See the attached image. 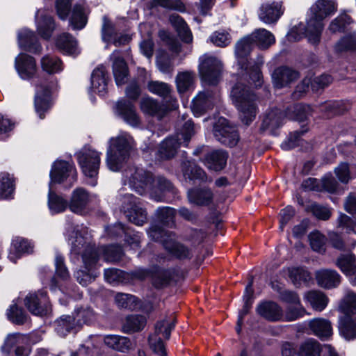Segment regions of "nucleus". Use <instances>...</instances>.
Returning a JSON list of instances; mask_svg holds the SVG:
<instances>
[{
	"instance_id": "09e8293b",
	"label": "nucleus",
	"mask_w": 356,
	"mask_h": 356,
	"mask_svg": "<svg viewBox=\"0 0 356 356\" xmlns=\"http://www.w3.org/2000/svg\"><path fill=\"white\" fill-rule=\"evenodd\" d=\"M287 273L289 279L296 286H300L302 283H306L310 280L309 273L303 268H289L287 269Z\"/></svg>"
},
{
	"instance_id": "9d476101",
	"label": "nucleus",
	"mask_w": 356,
	"mask_h": 356,
	"mask_svg": "<svg viewBox=\"0 0 356 356\" xmlns=\"http://www.w3.org/2000/svg\"><path fill=\"white\" fill-rule=\"evenodd\" d=\"M49 176V186H52L53 184L65 183L71 187L76 180L77 172L72 163L57 160L52 165Z\"/></svg>"
},
{
	"instance_id": "58836bf2",
	"label": "nucleus",
	"mask_w": 356,
	"mask_h": 356,
	"mask_svg": "<svg viewBox=\"0 0 356 356\" xmlns=\"http://www.w3.org/2000/svg\"><path fill=\"white\" fill-rule=\"evenodd\" d=\"M104 343L114 350L124 352L131 348V342L125 337L108 335L104 338Z\"/></svg>"
},
{
	"instance_id": "412c9836",
	"label": "nucleus",
	"mask_w": 356,
	"mask_h": 356,
	"mask_svg": "<svg viewBox=\"0 0 356 356\" xmlns=\"http://www.w3.org/2000/svg\"><path fill=\"white\" fill-rule=\"evenodd\" d=\"M112 61L113 73L118 86L124 84L129 74L126 62L118 51H114L110 56Z\"/></svg>"
},
{
	"instance_id": "b1692460",
	"label": "nucleus",
	"mask_w": 356,
	"mask_h": 356,
	"mask_svg": "<svg viewBox=\"0 0 356 356\" xmlns=\"http://www.w3.org/2000/svg\"><path fill=\"white\" fill-rule=\"evenodd\" d=\"M33 250V245L28 239L19 236L15 237L11 243L8 259L13 262H16L21 255L31 253Z\"/></svg>"
},
{
	"instance_id": "bb28decb",
	"label": "nucleus",
	"mask_w": 356,
	"mask_h": 356,
	"mask_svg": "<svg viewBox=\"0 0 356 356\" xmlns=\"http://www.w3.org/2000/svg\"><path fill=\"white\" fill-rule=\"evenodd\" d=\"M298 77V73L288 67H279L272 74V81L274 86L282 88L294 81Z\"/></svg>"
},
{
	"instance_id": "c756f323",
	"label": "nucleus",
	"mask_w": 356,
	"mask_h": 356,
	"mask_svg": "<svg viewBox=\"0 0 356 356\" xmlns=\"http://www.w3.org/2000/svg\"><path fill=\"white\" fill-rule=\"evenodd\" d=\"M56 46L66 55L76 56L79 54L76 40L68 33L59 35L56 40Z\"/></svg>"
},
{
	"instance_id": "5701e85b",
	"label": "nucleus",
	"mask_w": 356,
	"mask_h": 356,
	"mask_svg": "<svg viewBox=\"0 0 356 356\" xmlns=\"http://www.w3.org/2000/svg\"><path fill=\"white\" fill-rule=\"evenodd\" d=\"M115 111L117 115L122 118L130 125L136 127L139 124L140 119L136 112L134 106L129 101L124 99L118 101Z\"/></svg>"
},
{
	"instance_id": "680f3d73",
	"label": "nucleus",
	"mask_w": 356,
	"mask_h": 356,
	"mask_svg": "<svg viewBox=\"0 0 356 356\" xmlns=\"http://www.w3.org/2000/svg\"><path fill=\"white\" fill-rule=\"evenodd\" d=\"M211 42L217 47H225L231 43L232 38L225 31H216L210 36Z\"/></svg>"
},
{
	"instance_id": "de8ad7c7",
	"label": "nucleus",
	"mask_w": 356,
	"mask_h": 356,
	"mask_svg": "<svg viewBox=\"0 0 356 356\" xmlns=\"http://www.w3.org/2000/svg\"><path fill=\"white\" fill-rule=\"evenodd\" d=\"M321 352L319 343L315 339H309L301 343L298 354L299 356H320Z\"/></svg>"
},
{
	"instance_id": "774afa93",
	"label": "nucleus",
	"mask_w": 356,
	"mask_h": 356,
	"mask_svg": "<svg viewBox=\"0 0 356 356\" xmlns=\"http://www.w3.org/2000/svg\"><path fill=\"white\" fill-rule=\"evenodd\" d=\"M56 273L63 280H67L70 277L69 272L65 266L64 258L59 254L55 257Z\"/></svg>"
},
{
	"instance_id": "49530a36",
	"label": "nucleus",
	"mask_w": 356,
	"mask_h": 356,
	"mask_svg": "<svg viewBox=\"0 0 356 356\" xmlns=\"http://www.w3.org/2000/svg\"><path fill=\"white\" fill-rule=\"evenodd\" d=\"M40 63L42 70L49 74L57 73L63 70L61 60L54 56H44Z\"/></svg>"
},
{
	"instance_id": "2eb2a0df",
	"label": "nucleus",
	"mask_w": 356,
	"mask_h": 356,
	"mask_svg": "<svg viewBox=\"0 0 356 356\" xmlns=\"http://www.w3.org/2000/svg\"><path fill=\"white\" fill-rule=\"evenodd\" d=\"M213 134L219 142L227 146H234L238 140V134L235 127L230 126L224 118H219L215 124Z\"/></svg>"
},
{
	"instance_id": "9b49d317",
	"label": "nucleus",
	"mask_w": 356,
	"mask_h": 356,
	"mask_svg": "<svg viewBox=\"0 0 356 356\" xmlns=\"http://www.w3.org/2000/svg\"><path fill=\"white\" fill-rule=\"evenodd\" d=\"M101 154V152L89 146L83 147L76 153L78 163L86 176L94 178L97 175Z\"/></svg>"
},
{
	"instance_id": "37998d69",
	"label": "nucleus",
	"mask_w": 356,
	"mask_h": 356,
	"mask_svg": "<svg viewBox=\"0 0 356 356\" xmlns=\"http://www.w3.org/2000/svg\"><path fill=\"white\" fill-rule=\"evenodd\" d=\"M140 109L146 115L161 118L163 108L157 101L150 97H144L140 101Z\"/></svg>"
},
{
	"instance_id": "473e14b6",
	"label": "nucleus",
	"mask_w": 356,
	"mask_h": 356,
	"mask_svg": "<svg viewBox=\"0 0 356 356\" xmlns=\"http://www.w3.org/2000/svg\"><path fill=\"white\" fill-rule=\"evenodd\" d=\"M56 330L60 336H65L68 333L77 332L80 329V323L76 322L74 315L62 316L56 321Z\"/></svg>"
},
{
	"instance_id": "4468645a",
	"label": "nucleus",
	"mask_w": 356,
	"mask_h": 356,
	"mask_svg": "<svg viewBox=\"0 0 356 356\" xmlns=\"http://www.w3.org/2000/svg\"><path fill=\"white\" fill-rule=\"evenodd\" d=\"M93 196L85 188L79 187L75 188L70 199L68 207L70 210L76 214L86 215L89 211V205L92 200Z\"/></svg>"
},
{
	"instance_id": "4d7b16f0",
	"label": "nucleus",
	"mask_w": 356,
	"mask_h": 356,
	"mask_svg": "<svg viewBox=\"0 0 356 356\" xmlns=\"http://www.w3.org/2000/svg\"><path fill=\"white\" fill-rule=\"evenodd\" d=\"M145 318L142 316H130L127 318L123 327L125 332H137L143 329L145 325Z\"/></svg>"
},
{
	"instance_id": "6ab92c4d",
	"label": "nucleus",
	"mask_w": 356,
	"mask_h": 356,
	"mask_svg": "<svg viewBox=\"0 0 356 356\" xmlns=\"http://www.w3.org/2000/svg\"><path fill=\"white\" fill-rule=\"evenodd\" d=\"M214 97L211 91L204 90L193 99L191 109L195 116L199 117L211 110L214 105Z\"/></svg>"
},
{
	"instance_id": "cd10ccee",
	"label": "nucleus",
	"mask_w": 356,
	"mask_h": 356,
	"mask_svg": "<svg viewBox=\"0 0 356 356\" xmlns=\"http://www.w3.org/2000/svg\"><path fill=\"white\" fill-rule=\"evenodd\" d=\"M37 31L44 39H49L54 30V22L51 16L38 10L35 15Z\"/></svg>"
},
{
	"instance_id": "f257e3e1",
	"label": "nucleus",
	"mask_w": 356,
	"mask_h": 356,
	"mask_svg": "<svg viewBox=\"0 0 356 356\" xmlns=\"http://www.w3.org/2000/svg\"><path fill=\"white\" fill-rule=\"evenodd\" d=\"M252 40L250 35L239 40L235 47V54L238 59V64L241 65L240 79L232 87L230 97L232 102L240 113V118L245 124H249L254 119L257 113V98L256 95L250 90L249 88L242 83L249 76L254 86L257 88L263 83L262 76L259 70L264 60L261 58L256 65L252 62H243V59L250 51L252 46Z\"/></svg>"
},
{
	"instance_id": "dca6fc26",
	"label": "nucleus",
	"mask_w": 356,
	"mask_h": 356,
	"mask_svg": "<svg viewBox=\"0 0 356 356\" xmlns=\"http://www.w3.org/2000/svg\"><path fill=\"white\" fill-rule=\"evenodd\" d=\"M122 209L129 220L136 225H143L147 220L145 211L136 202V198L131 194H126L122 198Z\"/></svg>"
},
{
	"instance_id": "a878e982",
	"label": "nucleus",
	"mask_w": 356,
	"mask_h": 356,
	"mask_svg": "<svg viewBox=\"0 0 356 356\" xmlns=\"http://www.w3.org/2000/svg\"><path fill=\"white\" fill-rule=\"evenodd\" d=\"M91 89L99 95H104L107 90V74L104 65L97 67L91 76Z\"/></svg>"
},
{
	"instance_id": "ea45409f",
	"label": "nucleus",
	"mask_w": 356,
	"mask_h": 356,
	"mask_svg": "<svg viewBox=\"0 0 356 356\" xmlns=\"http://www.w3.org/2000/svg\"><path fill=\"white\" fill-rule=\"evenodd\" d=\"M305 300L316 311H323L327 306L328 298L321 291H312L305 295Z\"/></svg>"
},
{
	"instance_id": "79ce46f5",
	"label": "nucleus",
	"mask_w": 356,
	"mask_h": 356,
	"mask_svg": "<svg viewBox=\"0 0 356 356\" xmlns=\"http://www.w3.org/2000/svg\"><path fill=\"white\" fill-rule=\"evenodd\" d=\"M250 36L252 42L262 49L267 48L275 42L274 35L264 29L255 31Z\"/></svg>"
},
{
	"instance_id": "864d4df0",
	"label": "nucleus",
	"mask_w": 356,
	"mask_h": 356,
	"mask_svg": "<svg viewBox=\"0 0 356 356\" xmlns=\"http://www.w3.org/2000/svg\"><path fill=\"white\" fill-rule=\"evenodd\" d=\"M337 266L345 274L352 277L355 272V257L351 254L340 257Z\"/></svg>"
},
{
	"instance_id": "338daca9",
	"label": "nucleus",
	"mask_w": 356,
	"mask_h": 356,
	"mask_svg": "<svg viewBox=\"0 0 356 356\" xmlns=\"http://www.w3.org/2000/svg\"><path fill=\"white\" fill-rule=\"evenodd\" d=\"M312 112V108L309 105L297 104L293 108V115H290L289 118L293 120L303 121L307 118V116Z\"/></svg>"
},
{
	"instance_id": "20e7f679",
	"label": "nucleus",
	"mask_w": 356,
	"mask_h": 356,
	"mask_svg": "<svg viewBox=\"0 0 356 356\" xmlns=\"http://www.w3.org/2000/svg\"><path fill=\"white\" fill-rule=\"evenodd\" d=\"M337 10L335 0H316L311 6L306 21L305 31L310 43L318 44L324 28L323 21Z\"/></svg>"
},
{
	"instance_id": "13d9d810",
	"label": "nucleus",
	"mask_w": 356,
	"mask_h": 356,
	"mask_svg": "<svg viewBox=\"0 0 356 356\" xmlns=\"http://www.w3.org/2000/svg\"><path fill=\"white\" fill-rule=\"evenodd\" d=\"M156 65L163 73H170L173 70L171 58L165 51H159L156 55Z\"/></svg>"
},
{
	"instance_id": "e433bc0d",
	"label": "nucleus",
	"mask_w": 356,
	"mask_h": 356,
	"mask_svg": "<svg viewBox=\"0 0 356 356\" xmlns=\"http://www.w3.org/2000/svg\"><path fill=\"white\" fill-rule=\"evenodd\" d=\"M227 159V156L225 152L216 150L207 156L204 163L208 168L218 171L225 167Z\"/></svg>"
},
{
	"instance_id": "423d86ee",
	"label": "nucleus",
	"mask_w": 356,
	"mask_h": 356,
	"mask_svg": "<svg viewBox=\"0 0 356 356\" xmlns=\"http://www.w3.org/2000/svg\"><path fill=\"white\" fill-rule=\"evenodd\" d=\"M195 133V127L192 121L185 122L181 133L175 137L164 140L160 145L159 154L162 159H170L175 154L177 149L181 145H186Z\"/></svg>"
},
{
	"instance_id": "c03bdc74",
	"label": "nucleus",
	"mask_w": 356,
	"mask_h": 356,
	"mask_svg": "<svg viewBox=\"0 0 356 356\" xmlns=\"http://www.w3.org/2000/svg\"><path fill=\"white\" fill-rule=\"evenodd\" d=\"M188 198L197 205H208L212 201L213 194L209 189H193L188 191Z\"/></svg>"
},
{
	"instance_id": "39448f33",
	"label": "nucleus",
	"mask_w": 356,
	"mask_h": 356,
	"mask_svg": "<svg viewBox=\"0 0 356 356\" xmlns=\"http://www.w3.org/2000/svg\"><path fill=\"white\" fill-rule=\"evenodd\" d=\"M108 143L106 151L107 166L111 170L116 172L128 160L134 139L130 135L124 133L110 138Z\"/></svg>"
},
{
	"instance_id": "052dcab7",
	"label": "nucleus",
	"mask_w": 356,
	"mask_h": 356,
	"mask_svg": "<svg viewBox=\"0 0 356 356\" xmlns=\"http://www.w3.org/2000/svg\"><path fill=\"white\" fill-rule=\"evenodd\" d=\"M351 19L346 14H341L334 19L330 24L328 30L331 33L342 31L347 24H350Z\"/></svg>"
},
{
	"instance_id": "72a5a7b5",
	"label": "nucleus",
	"mask_w": 356,
	"mask_h": 356,
	"mask_svg": "<svg viewBox=\"0 0 356 356\" xmlns=\"http://www.w3.org/2000/svg\"><path fill=\"white\" fill-rule=\"evenodd\" d=\"M106 232L109 235L126 234V241L130 248L136 250L140 243V235L138 233H134L133 235H129L128 230L125 229L121 223H117L113 227H107Z\"/></svg>"
},
{
	"instance_id": "c9c22d12",
	"label": "nucleus",
	"mask_w": 356,
	"mask_h": 356,
	"mask_svg": "<svg viewBox=\"0 0 356 356\" xmlns=\"http://www.w3.org/2000/svg\"><path fill=\"white\" fill-rule=\"evenodd\" d=\"M195 74L191 71L179 72L175 77V83L179 93L194 88Z\"/></svg>"
},
{
	"instance_id": "69168bd1",
	"label": "nucleus",
	"mask_w": 356,
	"mask_h": 356,
	"mask_svg": "<svg viewBox=\"0 0 356 356\" xmlns=\"http://www.w3.org/2000/svg\"><path fill=\"white\" fill-rule=\"evenodd\" d=\"M156 216L159 220L165 225H170L173 224V220L175 216V211L170 207H161L156 210Z\"/></svg>"
},
{
	"instance_id": "a211bd4d",
	"label": "nucleus",
	"mask_w": 356,
	"mask_h": 356,
	"mask_svg": "<svg viewBox=\"0 0 356 356\" xmlns=\"http://www.w3.org/2000/svg\"><path fill=\"white\" fill-rule=\"evenodd\" d=\"M15 68L19 77L24 80L33 78L37 72L34 58L26 54H19L15 58Z\"/></svg>"
},
{
	"instance_id": "e2e57ef3",
	"label": "nucleus",
	"mask_w": 356,
	"mask_h": 356,
	"mask_svg": "<svg viewBox=\"0 0 356 356\" xmlns=\"http://www.w3.org/2000/svg\"><path fill=\"white\" fill-rule=\"evenodd\" d=\"M74 315L76 322L80 323V327L83 324L89 323L95 319V313L89 307L77 309Z\"/></svg>"
},
{
	"instance_id": "f03ea898",
	"label": "nucleus",
	"mask_w": 356,
	"mask_h": 356,
	"mask_svg": "<svg viewBox=\"0 0 356 356\" xmlns=\"http://www.w3.org/2000/svg\"><path fill=\"white\" fill-rule=\"evenodd\" d=\"M68 241L71 245L72 254H81L83 268L86 271L79 270L76 271L74 276L82 286L88 285L97 276L93 269L97 265L100 254H102L105 261L109 262L118 261L122 255V248L119 245H112L96 250L91 245L90 236L87 233L83 236L78 231L73 232L72 234H69Z\"/></svg>"
},
{
	"instance_id": "8fccbe9b",
	"label": "nucleus",
	"mask_w": 356,
	"mask_h": 356,
	"mask_svg": "<svg viewBox=\"0 0 356 356\" xmlns=\"http://www.w3.org/2000/svg\"><path fill=\"white\" fill-rule=\"evenodd\" d=\"M183 175L186 179L204 180L206 177L202 169L191 161L182 164Z\"/></svg>"
},
{
	"instance_id": "1a4fd4ad",
	"label": "nucleus",
	"mask_w": 356,
	"mask_h": 356,
	"mask_svg": "<svg viewBox=\"0 0 356 356\" xmlns=\"http://www.w3.org/2000/svg\"><path fill=\"white\" fill-rule=\"evenodd\" d=\"M53 87L54 83L46 79L38 80L35 84L34 107L35 113L40 119L44 118L45 114L52 106Z\"/></svg>"
},
{
	"instance_id": "6e6d98bb",
	"label": "nucleus",
	"mask_w": 356,
	"mask_h": 356,
	"mask_svg": "<svg viewBox=\"0 0 356 356\" xmlns=\"http://www.w3.org/2000/svg\"><path fill=\"white\" fill-rule=\"evenodd\" d=\"M14 191V181L12 177L8 174L0 176V197L8 198Z\"/></svg>"
},
{
	"instance_id": "f3484780",
	"label": "nucleus",
	"mask_w": 356,
	"mask_h": 356,
	"mask_svg": "<svg viewBox=\"0 0 356 356\" xmlns=\"http://www.w3.org/2000/svg\"><path fill=\"white\" fill-rule=\"evenodd\" d=\"M24 304L31 313L37 316L47 314L50 310L46 293L43 291L28 294L24 299Z\"/></svg>"
},
{
	"instance_id": "7ed1b4c3",
	"label": "nucleus",
	"mask_w": 356,
	"mask_h": 356,
	"mask_svg": "<svg viewBox=\"0 0 356 356\" xmlns=\"http://www.w3.org/2000/svg\"><path fill=\"white\" fill-rule=\"evenodd\" d=\"M123 181L140 195L150 191V197L156 202L163 201V193L172 188L171 183L165 178L154 179L150 172L135 167L129 168L124 172Z\"/></svg>"
},
{
	"instance_id": "bf43d9fd",
	"label": "nucleus",
	"mask_w": 356,
	"mask_h": 356,
	"mask_svg": "<svg viewBox=\"0 0 356 356\" xmlns=\"http://www.w3.org/2000/svg\"><path fill=\"white\" fill-rule=\"evenodd\" d=\"M309 243L312 248L318 252L325 251L326 238L318 231L312 232L309 236Z\"/></svg>"
},
{
	"instance_id": "f704fd0d",
	"label": "nucleus",
	"mask_w": 356,
	"mask_h": 356,
	"mask_svg": "<svg viewBox=\"0 0 356 356\" xmlns=\"http://www.w3.org/2000/svg\"><path fill=\"white\" fill-rule=\"evenodd\" d=\"M284 122L283 113L278 109H272L265 115L261 128L264 130L274 131L280 127Z\"/></svg>"
},
{
	"instance_id": "7c9ffc66",
	"label": "nucleus",
	"mask_w": 356,
	"mask_h": 356,
	"mask_svg": "<svg viewBox=\"0 0 356 356\" xmlns=\"http://www.w3.org/2000/svg\"><path fill=\"white\" fill-rule=\"evenodd\" d=\"M312 333L321 339H327L332 334L330 322L324 318H314L309 322Z\"/></svg>"
},
{
	"instance_id": "3c124183",
	"label": "nucleus",
	"mask_w": 356,
	"mask_h": 356,
	"mask_svg": "<svg viewBox=\"0 0 356 356\" xmlns=\"http://www.w3.org/2000/svg\"><path fill=\"white\" fill-rule=\"evenodd\" d=\"M147 88L151 93L163 98L169 97L172 92L171 86L169 84L159 81H149Z\"/></svg>"
},
{
	"instance_id": "2f4dec72",
	"label": "nucleus",
	"mask_w": 356,
	"mask_h": 356,
	"mask_svg": "<svg viewBox=\"0 0 356 356\" xmlns=\"http://www.w3.org/2000/svg\"><path fill=\"white\" fill-rule=\"evenodd\" d=\"M257 312L261 316L270 321H279L282 317V309L273 302H266L259 305Z\"/></svg>"
},
{
	"instance_id": "603ef678",
	"label": "nucleus",
	"mask_w": 356,
	"mask_h": 356,
	"mask_svg": "<svg viewBox=\"0 0 356 356\" xmlns=\"http://www.w3.org/2000/svg\"><path fill=\"white\" fill-rule=\"evenodd\" d=\"M115 300L119 307L129 309H136L139 307V302L137 298L132 295L118 293L115 296Z\"/></svg>"
},
{
	"instance_id": "5fc2aeb1",
	"label": "nucleus",
	"mask_w": 356,
	"mask_h": 356,
	"mask_svg": "<svg viewBox=\"0 0 356 356\" xmlns=\"http://www.w3.org/2000/svg\"><path fill=\"white\" fill-rule=\"evenodd\" d=\"M8 318L14 323L22 324L26 320V315L23 309L17 306V302L10 306L6 313Z\"/></svg>"
},
{
	"instance_id": "c85d7f7f",
	"label": "nucleus",
	"mask_w": 356,
	"mask_h": 356,
	"mask_svg": "<svg viewBox=\"0 0 356 356\" xmlns=\"http://www.w3.org/2000/svg\"><path fill=\"white\" fill-rule=\"evenodd\" d=\"M317 283L321 287L332 289L340 283L339 275L333 270L322 269L316 273Z\"/></svg>"
},
{
	"instance_id": "f8f14e48",
	"label": "nucleus",
	"mask_w": 356,
	"mask_h": 356,
	"mask_svg": "<svg viewBox=\"0 0 356 356\" xmlns=\"http://www.w3.org/2000/svg\"><path fill=\"white\" fill-rule=\"evenodd\" d=\"M152 240L162 243L164 247L176 257L183 259L188 256V250L184 245L176 243L171 236L157 225H152L147 232Z\"/></svg>"
},
{
	"instance_id": "ddd939ff",
	"label": "nucleus",
	"mask_w": 356,
	"mask_h": 356,
	"mask_svg": "<svg viewBox=\"0 0 356 356\" xmlns=\"http://www.w3.org/2000/svg\"><path fill=\"white\" fill-rule=\"evenodd\" d=\"M174 326L175 318L173 317L163 319L156 324L154 333L149 337V345L152 351L158 355L165 356L166 355L165 346L159 335L162 334L164 338L168 339Z\"/></svg>"
},
{
	"instance_id": "4be33fe9",
	"label": "nucleus",
	"mask_w": 356,
	"mask_h": 356,
	"mask_svg": "<svg viewBox=\"0 0 356 356\" xmlns=\"http://www.w3.org/2000/svg\"><path fill=\"white\" fill-rule=\"evenodd\" d=\"M102 38L104 42H113L115 46L124 44L131 40L129 35L115 33L113 24L106 17L103 18Z\"/></svg>"
},
{
	"instance_id": "0eeeda50",
	"label": "nucleus",
	"mask_w": 356,
	"mask_h": 356,
	"mask_svg": "<svg viewBox=\"0 0 356 356\" xmlns=\"http://www.w3.org/2000/svg\"><path fill=\"white\" fill-rule=\"evenodd\" d=\"M340 308L344 316L339 320V332L346 340L353 339L356 337V325L350 315L356 313V295L353 293H348Z\"/></svg>"
},
{
	"instance_id": "393cba45",
	"label": "nucleus",
	"mask_w": 356,
	"mask_h": 356,
	"mask_svg": "<svg viewBox=\"0 0 356 356\" xmlns=\"http://www.w3.org/2000/svg\"><path fill=\"white\" fill-rule=\"evenodd\" d=\"M18 42L20 48L32 53H39L42 49L34 33L28 29H22L19 31Z\"/></svg>"
},
{
	"instance_id": "6e6552de",
	"label": "nucleus",
	"mask_w": 356,
	"mask_h": 356,
	"mask_svg": "<svg viewBox=\"0 0 356 356\" xmlns=\"http://www.w3.org/2000/svg\"><path fill=\"white\" fill-rule=\"evenodd\" d=\"M199 61V73L202 81L207 85L217 84L222 71L221 60L212 55L204 54Z\"/></svg>"
},
{
	"instance_id": "0e129e2a",
	"label": "nucleus",
	"mask_w": 356,
	"mask_h": 356,
	"mask_svg": "<svg viewBox=\"0 0 356 356\" xmlns=\"http://www.w3.org/2000/svg\"><path fill=\"white\" fill-rule=\"evenodd\" d=\"M337 52L356 49V35L343 38L334 47Z\"/></svg>"
},
{
	"instance_id": "a19ab883",
	"label": "nucleus",
	"mask_w": 356,
	"mask_h": 356,
	"mask_svg": "<svg viewBox=\"0 0 356 356\" xmlns=\"http://www.w3.org/2000/svg\"><path fill=\"white\" fill-rule=\"evenodd\" d=\"M87 13L80 5H76L70 19V24L74 30L82 29L87 24Z\"/></svg>"
},
{
	"instance_id": "a18cd8bd",
	"label": "nucleus",
	"mask_w": 356,
	"mask_h": 356,
	"mask_svg": "<svg viewBox=\"0 0 356 356\" xmlns=\"http://www.w3.org/2000/svg\"><path fill=\"white\" fill-rule=\"evenodd\" d=\"M170 20L183 41L187 43L192 42L191 32L181 17L179 15H172Z\"/></svg>"
},
{
	"instance_id": "aec40b11",
	"label": "nucleus",
	"mask_w": 356,
	"mask_h": 356,
	"mask_svg": "<svg viewBox=\"0 0 356 356\" xmlns=\"http://www.w3.org/2000/svg\"><path fill=\"white\" fill-rule=\"evenodd\" d=\"M283 14L282 3L280 1H268L260 8L259 17L266 24L276 22Z\"/></svg>"
},
{
	"instance_id": "4c0bfd02",
	"label": "nucleus",
	"mask_w": 356,
	"mask_h": 356,
	"mask_svg": "<svg viewBox=\"0 0 356 356\" xmlns=\"http://www.w3.org/2000/svg\"><path fill=\"white\" fill-rule=\"evenodd\" d=\"M67 200L62 196L57 195L49 186L48 194V207L52 214L63 212L67 207Z\"/></svg>"
}]
</instances>
